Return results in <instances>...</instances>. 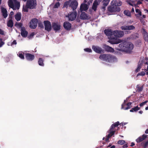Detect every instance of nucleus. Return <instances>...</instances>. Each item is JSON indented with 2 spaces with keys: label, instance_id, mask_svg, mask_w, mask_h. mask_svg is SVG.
I'll list each match as a JSON object with an SVG mask.
<instances>
[{
  "label": "nucleus",
  "instance_id": "38",
  "mask_svg": "<svg viewBox=\"0 0 148 148\" xmlns=\"http://www.w3.org/2000/svg\"><path fill=\"white\" fill-rule=\"evenodd\" d=\"M144 39L146 41H148V34L146 32L144 34Z\"/></svg>",
  "mask_w": 148,
  "mask_h": 148
},
{
  "label": "nucleus",
  "instance_id": "48",
  "mask_svg": "<svg viewBox=\"0 0 148 148\" xmlns=\"http://www.w3.org/2000/svg\"><path fill=\"white\" fill-rule=\"evenodd\" d=\"M38 26L40 28H43L44 27L43 24L41 22H39L38 23Z\"/></svg>",
  "mask_w": 148,
  "mask_h": 148
},
{
  "label": "nucleus",
  "instance_id": "23",
  "mask_svg": "<svg viewBox=\"0 0 148 148\" xmlns=\"http://www.w3.org/2000/svg\"><path fill=\"white\" fill-rule=\"evenodd\" d=\"M106 13L108 15L115 14L116 12H119L120 11V10H106Z\"/></svg>",
  "mask_w": 148,
  "mask_h": 148
},
{
  "label": "nucleus",
  "instance_id": "51",
  "mask_svg": "<svg viewBox=\"0 0 148 148\" xmlns=\"http://www.w3.org/2000/svg\"><path fill=\"white\" fill-rule=\"evenodd\" d=\"M35 35L34 33V32H32L30 34L28 37L29 38H32Z\"/></svg>",
  "mask_w": 148,
  "mask_h": 148
},
{
  "label": "nucleus",
  "instance_id": "49",
  "mask_svg": "<svg viewBox=\"0 0 148 148\" xmlns=\"http://www.w3.org/2000/svg\"><path fill=\"white\" fill-rule=\"evenodd\" d=\"M84 50L86 52H92V50L90 49L89 48H87L85 49Z\"/></svg>",
  "mask_w": 148,
  "mask_h": 148
},
{
  "label": "nucleus",
  "instance_id": "22",
  "mask_svg": "<svg viewBox=\"0 0 148 148\" xmlns=\"http://www.w3.org/2000/svg\"><path fill=\"white\" fill-rule=\"evenodd\" d=\"M110 0H103L102 2L101 8L103 9H105L108 5Z\"/></svg>",
  "mask_w": 148,
  "mask_h": 148
},
{
  "label": "nucleus",
  "instance_id": "46",
  "mask_svg": "<svg viewBox=\"0 0 148 148\" xmlns=\"http://www.w3.org/2000/svg\"><path fill=\"white\" fill-rule=\"evenodd\" d=\"M145 74V72L144 71H141L140 73H138L137 76L140 75V76H144Z\"/></svg>",
  "mask_w": 148,
  "mask_h": 148
},
{
  "label": "nucleus",
  "instance_id": "56",
  "mask_svg": "<svg viewBox=\"0 0 148 148\" xmlns=\"http://www.w3.org/2000/svg\"><path fill=\"white\" fill-rule=\"evenodd\" d=\"M128 147L127 143L124 144L123 145V147L124 148H127Z\"/></svg>",
  "mask_w": 148,
  "mask_h": 148
},
{
  "label": "nucleus",
  "instance_id": "7",
  "mask_svg": "<svg viewBox=\"0 0 148 148\" xmlns=\"http://www.w3.org/2000/svg\"><path fill=\"white\" fill-rule=\"evenodd\" d=\"M36 5V0H28L27 2L26 8L30 9H35Z\"/></svg>",
  "mask_w": 148,
  "mask_h": 148
},
{
  "label": "nucleus",
  "instance_id": "52",
  "mask_svg": "<svg viewBox=\"0 0 148 148\" xmlns=\"http://www.w3.org/2000/svg\"><path fill=\"white\" fill-rule=\"evenodd\" d=\"M148 102V101L147 100L145 101L144 102H143L141 103H140V106L141 107L144 105L145 104L147 103Z\"/></svg>",
  "mask_w": 148,
  "mask_h": 148
},
{
  "label": "nucleus",
  "instance_id": "35",
  "mask_svg": "<svg viewBox=\"0 0 148 148\" xmlns=\"http://www.w3.org/2000/svg\"><path fill=\"white\" fill-rule=\"evenodd\" d=\"M15 18L17 21H20L21 18V14L20 13H17L15 16Z\"/></svg>",
  "mask_w": 148,
  "mask_h": 148
},
{
  "label": "nucleus",
  "instance_id": "25",
  "mask_svg": "<svg viewBox=\"0 0 148 148\" xmlns=\"http://www.w3.org/2000/svg\"><path fill=\"white\" fill-rule=\"evenodd\" d=\"M104 48L105 50L108 52H113L114 51L113 48L108 45H105Z\"/></svg>",
  "mask_w": 148,
  "mask_h": 148
},
{
  "label": "nucleus",
  "instance_id": "19",
  "mask_svg": "<svg viewBox=\"0 0 148 148\" xmlns=\"http://www.w3.org/2000/svg\"><path fill=\"white\" fill-rule=\"evenodd\" d=\"M135 27L133 25H125L121 27V29L122 30H133L135 29Z\"/></svg>",
  "mask_w": 148,
  "mask_h": 148
},
{
  "label": "nucleus",
  "instance_id": "5",
  "mask_svg": "<svg viewBox=\"0 0 148 148\" xmlns=\"http://www.w3.org/2000/svg\"><path fill=\"white\" fill-rule=\"evenodd\" d=\"M122 2L119 0H113L110 3V5L108 7V9H114L116 8V6L121 5Z\"/></svg>",
  "mask_w": 148,
  "mask_h": 148
},
{
  "label": "nucleus",
  "instance_id": "27",
  "mask_svg": "<svg viewBox=\"0 0 148 148\" xmlns=\"http://www.w3.org/2000/svg\"><path fill=\"white\" fill-rule=\"evenodd\" d=\"M99 4V2L97 0H95L93 3L92 6V9H96L97 6Z\"/></svg>",
  "mask_w": 148,
  "mask_h": 148
},
{
  "label": "nucleus",
  "instance_id": "57",
  "mask_svg": "<svg viewBox=\"0 0 148 148\" xmlns=\"http://www.w3.org/2000/svg\"><path fill=\"white\" fill-rule=\"evenodd\" d=\"M135 145V144L133 142H132L131 143L130 146L131 147L133 146H134Z\"/></svg>",
  "mask_w": 148,
  "mask_h": 148
},
{
  "label": "nucleus",
  "instance_id": "40",
  "mask_svg": "<svg viewBox=\"0 0 148 148\" xmlns=\"http://www.w3.org/2000/svg\"><path fill=\"white\" fill-rule=\"evenodd\" d=\"M141 64H138V67L136 69L135 71L136 72H138L140 71V70L141 68Z\"/></svg>",
  "mask_w": 148,
  "mask_h": 148
},
{
  "label": "nucleus",
  "instance_id": "43",
  "mask_svg": "<svg viewBox=\"0 0 148 148\" xmlns=\"http://www.w3.org/2000/svg\"><path fill=\"white\" fill-rule=\"evenodd\" d=\"M4 44L5 42L3 41L1 38H0V48L2 47Z\"/></svg>",
  "mask_w": 148,
  "mask_h": 148
},
{
  "label": "nucleus",
  "instance_id": "39",
  "mask_svg": "<svg viewBox=\"0 0 148 148\" xmlns=\"http://www.w3.org/2000/svg\"><path fill=\"white\" fill-rule=\"evenodd\" d=\"M142 146L145 148H146L148 145V140L145 142H143L142 143Z\"/></svg>",
  "mask_w": 148,
  "mask_h": 148
},
{
  "label": "nucleus",
  "instance_id": "58",
  "mask_svg": "<svg viewBox=\"0 0 148 148\" xmlns=\"http://www.w3.org/2000/svg\"><path fill=\"white\" fill-rule=\"evenodd\" d=\"M136 108L137 110V111L140 109V108L138 107V106H136Z\"/></svg>",
  "mask_w": 148,
  "mask_h": 148
},
{
  "label": "nucleus",
  "instance_id": "63",
  "mask_svg": "<svg viewBox=\"0 0 148 148\" xmlns=\"http://www.w3.org/2000/svg\"><path fill=\"white\" fill-rule=\"evenodd\" d=\"M23 10L24 12H28V10Z\"/></svg>",
  "mask_w": 148,
  "mask_h": 148
},
{
  "label": "nucleus",
  "instance_id": "9",
  "mask_svg": "<svg viewBox=\"0 0 148 148\" xmlns=\"http://www.w3.org/2000/svg\"><path fill=\"white\" fill-rule=\"evenodd\" d=\"M91 3L86 0H84L81 4L80 9H88Z\"/></svg>",
  "mask_w": 148,
  "mask_h": 148
},
{
  "label": "nucleus",
  "instance_id": "6",
  "mask_svg": "<svg viewBox=\"0 0 148 148\" xmlns=\"http://www.w3.org/2000/svg\"><path fill=\"white\" fill-rule=\"evenodd\" d=\"M81 13L79 16V18L81 20H89L91 18V16L87 14L84 11L86 12H88V10H80Z\"/></svg>",
  "mask_w": 148,
  "mask_h": 148
},
{
  "label": "nucleus",
  "instance_id": "18",
  "mask_svg": "<svg viewBox=\"0 0 148 148\" xmlns=\"http://www.w3.org/2000/svg\"><path fill=\"white\" fill-rule=\"evenodd\" d=\"M25 57L27 60L31 61L34 59L35 56L33 54L27 53H25Z\"/></svg>",
  "mask_w": 148,
  "mask_h": 148
},
{
  "label": "nucleus",
  "instance_id": "2",
  "mask_svg": "<svg viewBox=\"0 0 148 148\" xmlns=\"http://www.w3.org/2000/svg\"><path fill=\"white\" fill-rule=\"evenodd\" d=\"M100 59L109 62H113L117 61V58L111 54H101L99 57Z\"/></svg>",
  "mask_w": 148,
  "mask_h": 148
},
{
  "label": "nucleus",
  "instance_id": "37",
  "mask_svg": "<svg viewBox=\"0 0 148 148\" xmlns=\"http://www.w3.org/2000/svg\"><path fill=\"white\" fill-rule=\"evenodd\" d=\"M124 14L127 16H131V14L130 12L128 10H125L124 11Z\"/></svg>",
  "mask_w": 148,
  "mask_h": 148
},
{
  "label": "nucleus",
  "instance_id": "3",
  "mask_svg": "<svg viewBox=\"0 0 148 148\" xmlns=\"http://www.w3.org/2000/svg\"><path fill=\"white\" fill-rule=\"evenodd\" d=\"M119 124V122L117 121L113 124L111 125L110 129L108 131V132L109 134L108 135L106 136V141H108L109 140V138L114 135L116 131L114 129L115 128L117 127Z\"/></svg>",
  "mask_w": 148,
  "mask_h": 148
},
{
  "label": "nucleus",
  "instance_id": "13",
  "mask_svg": "<svg viewBox=\"0 0 148 148\" xmlns=\"http://www.w3.org/2000/svg\"><path fill=\"white\" fill-rule=\"evenodd\" d=\"M126 2L128 4L132 6L133 7L132 8V10L134 9V7H135V8L136 9L138 7V5L141 4V2L140 1H138L137 2V4H135L134 3L130 0H127Z\"/></svg>",
  "mask_w": 148,
  "mask_h": 148
},
{
  "label": "nucleus",
  "instance_id": "26",
  "mask_svg": "<svg viewBox=\"0 0 148 148\" xmlns=\"http://www.w3.org/2000/svg\"><path fill=\"white\" fill-rule=\"evenodd\" d=\"M132 104V102H129L127 103L126 104L127 106V107L125 108H124V104H123L121 106V108L122 109H124V110H127L128 109L130 108H131V104Z\"/></svg>",
  "mask_w": 148,
  "mask_h": 148
},
{
  "label": "nucleus",
  "instance_id": "24",
  "mask_svg": "<svg viewBox=\"0 0 148 148\" xmlns=\"http://www.w3.org/2000/svg\"><path fill=\"white\" fill-rule=\"evenodd\" d=\"M147 136L145 134H143L142 137H139L136 140V141L137 143H140L142 141L146 138Z\"/></svg>",
  "mask_w": 148,
  "mask_h": 148
},
{
  "label": "nucleus",
  "instance_id": "50",
  "mask_svg": "<svg viewBox=\"0 0 148 148\" xmlns=\"http://www.w3.org/2000/svg\"><path fill=\"white\" fill-rule=\"evenodd\" d=\"M145 59L146 60H147V62H145V64H147V65L148 64V62H147V61L148 60V58H146ZM144 71H145V72H146L147 71H148V66H147V69H144Z\"/></svg>",
  "mask_w": 148,
  "mask_h": 148
},
{
  "label": "nucleus",
  "instance_id": "8",
  "mask_svg": "<svg viewBox=\"0 0 148 148\" xmlns=\"http://www.w3.org/2000/svg\"><path fill=\"white\" fill-rule=\"evenodd\" d=\"M124 33L123 31H119L118 30H115L113 31V37L114 39L117 38H121L124 35Z\"/></svg>",
  "mask_w": 148,
  "mask_h": 148
},
{
  "label": "nucleus",
  "instance_id": "17",
  "mask_svg": "<svg viewBox=\"0 0 148 148\" xmlns=\"http://www.w3.org/2000/svg\"><path fill=\"white\" fill-rule=\"evenodd\" d=\"M78 5V3L76 0L71 1L70 6L73 9H76Z\"/></svg>",
  "mask_w": 148,
  "mask_h": 148
},
{
  "label": "nucleus",
  "instance_id": "12",
  "mask_svg": "<svg viewBox=\"0 0 148 148\" xmlns=\"http://www.w3.org/2000/svg\"><path fill=\"white\" fill-rule=\"evenodd\" d=\"M38 20L36 18H34L31 20L29 23V27L32 29H35L37 26Z\"/></svg>",
  "mask_w": 148,
  "mask_h": 148
},
{
  "label": "nucleus",
  "instance_id": "62",
  "mask_svg": "<svg viewBox=\"0 0 148 148\" xmlns=\"http://www.w3.org/2000/svg\"><path fill=\"white\" fill-rule=\"evenodd\" d=\"M139 113L140 114H142L143 113V111L142 110L140 111L139 112Z\"/></svg>",
  "mask_w": 148,
  "mask_h": 148
},
{
  "label": "nucleus",
  "instance_id": "32",
  "mask_svg": "<svg viewBox=\"0 0 148 148\" xmlns=\"http://www.w3.org/2000/svg\"><path fill=\"white\" fill-rule=\"evenodd\" d=\"M60 6V3L59 2H57L54 5L52 4L50 5L51 7H53L54 8H58Z\"/></svg>",
  "mask_w": 148,
  "mask_h": 148
},
{
  "label": "nucleus",
  "instance_id": "30",
  "mask_svg": "<svg viewBox=\"0 0 148 148\" xmlns=\"http://www.w3.org/2000/svg\"><path fill=\"white\" fill-rule=\"evenodd\" d=\"M44 60L42 58H39L38 63V64L41 66H44Z\"/></svg>",
  "mask_w": 148,
  "mask_h": 148
},
{
  "label": "nucleus",
  "instance_id": "28",
  "mask_svg": "<svg viewBox=\"0 0 148 148\" xmlns=\"http://www.w3.org/2000/svg\"><path fill=\"white\" fill-rule=\"evenodd\" d=\"M7 25L8 27H12L14 25V23L12 19H10L7 23Z\"/></svg>",
  "mask_w": 148,
  "mask_h": 148
},
{
  "label": "nucleus",
  "instance_id": "59",
  "mask_svg": "<svg viewBox=\"0 0 148 148\" xmlns=\"http://www.w3.org/2000/svg\"><path fill=\"white\" fill-rule=\"evenodd\" d=\"M143 18H145L146 17V16L145 15H143L142 16Z\"/></svg>",
  "mask_w": 148,
  "mask_h": 148
},
{
  "label": "nucleus",
  "instance_id": "55",
  "mask_svg": "<svg viewBox=\"0 0 148 148\" xmlns=\"http://www.w3.org/2000/svg\"><path fill=\"white\" fill-rule=\"evenodd\" d=\"M17 44V42L16 40H14L13 41V42L11 44V45H16Z\"/></svg>",
  "mask_w": 148,
  "mask_h": 148
},
{
  "label": "nucleus",
  "instance_id": "21",
  "mask_svg": "<svg viewBox=\"0 0 148 148\" xmlns=\"http://www.w3.org/2000/svg\"><path fill=\"white\" fill-rule=\"evenodd\" d=\"M21 35L23 37H26L27 36L28 32L25 30L24 27H22L21 29Z\"/></svg>",
  "mask_w": 148,
  "mask_h": 148
},
{
  "label": "nucleus",
  "instance_id": "64",
  "mask_svg": "<svg viewBox=\"0 0 148 148\" xmlns=\"http://www.w3.org/2000/svg\"><path fill=\"white\" fill-rule=\"evenodd\" d=\"M145 109L146 110H148V106L145 108Z\"/></svg>",
  "mask_w": 148,
  "mask_h": 148
},
{
  "label": "nucleus",
  "instance_id": "36",
  "mask_svg": "<svg viewBox=\"0 0 148 148\" xmlns=\"http://www.w3.org/2000/svg\"><path fill=\"white\" fill-rule=\"evenodd\" d=\"M109 42L113 44H117L119 43L120 42V40H109Z\"/></svg>",
  "mask_w": 148,
  "mask_h": 148
},
{
  "label": "nucleus",
  "instance_id": "61",
  "mask_svg": "<svg viewBox=\"0 0 148 148\" xmlns=\"http://www.w3.org/2000/svg\"><path fill=\"white\" fill-rule=\"evenodd\" d=\"M115 146L114 145H112V146H111L110 148H115Z\"/></svg>",
  "mask_w": 148,
  "mask_h": 148
},
{
  "label": "nucleus",
  "instance_id": "47",
  "mask_svg": "<svg viewBox=\"0 0 148 148\" xmlns=\"http://www.w3.org/2000/svg\"><path fill=\"white\" fill-rule=\"evenodd\" d=\"M137 110L136 108V106L134 108H132L131 110H130V112H133L134 111L136 112Z\"/></svg>",
  "mask_w": 148,
  "mask_h": 148
},
{
  "label": "nucleus",
  "instance_id": "44",
  "mask_svg": "<svg viewBox=\"0 0 148 148\" xmlns=\"http://www.w3.org/2000/svg\"><path fill=\"white\" fill-rule=\"evenodd\" d=\"M18 56L21 59H24V54L22 53H19L18 55Z\"/></svg>",
  "mask_w": 148,
  "mask_h": 148
},
{
  "label": "nucleus",
  "instance_id": "1",
  "mask_svg": "<svg viewBox=\"0 0 148 148\" xmlns=\"http://www.w3.org/2000/svg\"><path fill=\"white\" fill-rule=\"evenodd\" d=\"M133 46L131 42L124 41L119 45V47L120 48L118 50L120 51L130 53L133 49Z\"/></svg>",
  "mask_w": 148,
  "mask_h": 148
},
{
  "label": "nucleus",
  "instance_id": "31",
  "mask_svg": "<svg viewBox=\"0 0 148 148\" xmlns=\"http://www.w3.org/2000/svg\"><path fill=\"white\" fill-rule=\"evenodd\" d=\"M71 0H69L65 2L63 5V8H67L69 6L70 4Z\"/></svg>",
  "mask_w": 148,
  "mask_h": 148
},
{
  "label": "nucleus",
  "instance_id": "42",
  "mask_svg": "<svg viewBox=\"0 0 148 148\" xmlns=\"http://www.w3.org/2000/svg\"><path fill=\"white\" fill-rule=\"evenodd\" d=\"M117 143L119 144L123 145L125 143V140H119L118 141Z\"/></svg>",
  "mask_w": 148,
  "mask_h": 148
},
{
  "label": "nucleus",
  "instance_id": "53",
  "mask_svg": "<svg viewBox=\"0 0 148 148\" xmlns=\"http://www.w3.org/2000/svg\"><path fill=\"white\" fill-rule=\"evenodd\" d=\"M140 22L142 23H143V24H144V23H145V21H144V20L143 19V18L141 17L140 18Z\"/></svg>",
  "mask_w": 148,
  "mask_h": 148
},
{
  "label": "nucleus",
  "instance_id": "45",
  "mask_svg": "<svg viewBox=\"0 0 148 148\" xmlns=\"http://www.w3.org/2000/svg\"><path fill=\"white\" fill-rule=\"evenodd\" d=\"M15 26H18V27H22V24L21 23H16V24H15Z\"/></svg>",
  "mask_w": 148,
  "mask_h": 148
},
{
  "label": "nucleus",
  "instance_id": "14",
  "mask_svg": "<svg viewBox=\"0 0 148 148\" xmlns=\"http://www.w3.org/2000/svg\"><path fill=\"white\" fill-rule=\"evenodd\" d=\"M77 15V12L73 11L68 14V17L69 21H73L76 18Z\"/></svg>",
  "mask_w": 148,
  "mask_h": 148
},
{
  "label": "nucleus",
  "instance_id": "54",
  "mask_svg": "<svg viewBox=\"0 0 148 148\" xmlns=\"http://www.w3.org/2000/svg\"><path fill=\"white\" fill-rule=\"evenodd\" d=\"M0 34L1 35H4V32L0 28Z\"/></svg>",
  "mask_w": 148,
  "mask_h": 148
},
{
  "label": "nucleus",
  "instance_id": "10",
  "mask_svg": "<svg viewBox=\"0 0 148 148\" xmlns=\"http://www.w3.org/2000/svg\"><path fill=\"white\" fill-rule=\"evenodd\" d=\"M104 32L106 36H108L110 39H114L113 35V31L112 30L108 29H105L104 30Z\"/></svg>",
  "mask_w": 148,
  "mask_h": 148
},
{
  "label": "nucleus",
  "instance_id": "60",
  "mask_svg": "<svg viewBox=\"0 0 148 148\" xmlns=\"http://www.w3.org/2000/svg\"><path fill=\"white\" fill-rule=\"evenodd\" d=\"M145 132L146 134H148V129H147L145 131Z\"/></svg>",
  "mask_w": 148,
  "mask_h": 148
},
{
  "label": "nucleus",
  "instance_id": "29",
  "mask_svg": "<svg viewBox=\"0 0 148 148\" xmlns=\"http://www.w3.org/2000/svg\"><path fill=\"white\" fill-rule=\"evenodd\" d=\"M1 13L3 18H5L8 16L7 10H1Z\"/></svg>",
  "mask_w": 148,
  "mask_h": 148
},
{
  "label": "nucleus",
  "instance_id": "20",
  "mask_svg": "<svg viewBox=\"0 0 148 148\" xmlns=\"http://www.w3.org/2000/svg\"><path fill=\"white\" fill-rule=\"evenodd\" d=\"M63 27L66 29L69 30L71 28V24L69 22L66 21L64 23Z\"/></svg>",
  "mask_w": 148,
  "mask_h": 148
},
{
  "label": "nucleus",
  "instance_id": "34",
  "mask_svg": "<svg viewBox=\"0 0 148 148\" xmlns=\"http://www.w3.org/2000/svg\"><path fill=\"white\" fill-rule=\"evenodd\" d=\"M136 14H135V15L138 17H140L142 15L141 12L140 10H135Z\"/></svg>",
  "mask_w": 148,
  "mask_h": 148
},
{
  "label": "nucleus",
  "instance_id": "33",
  "mask_svg": "<svg viewBox=\"0 0 148 148\" xmlns=\"http://www.w3.org/2000/svg\"><path fill=\"white\" fill-rule=\"evenodd\" d=\"M96 10H89L88 12V13L92 16H95L96 14Z\"/></svg>",
  "mask_w": 148,
  "mask_h": 148
},
{
  "label": "nucleus",
  "instance_id": "11",
  "mask_svg": "<svg viewBox=\"0 0 148 148\" xmlns=\"http://www.w3.org/2000/svg\"><path fill=\"white\" fill-rule=\"evenodd\" d=\"M44 23L45 26V29L48 32H50L52 29V25L51 22L49 21H45Z\"/></svg>",
  "mask_w": 148,
  "mask_h": 148
},
{
  "label": "nucleus",
  "instance_id": "4",
  "mask_svg": "<svg viewBox=\"0 0 148 148\" xmlns=\"http://www.w3.org/2000/svg\"><path fill=\"white\" fill-rule=\"evenodd\" d=\"M8 4L10 8L13 9H18L20 8V3L17 0H9Z\"/></svg>",
  "mask_w": 148,
  "mask_h": 148
},
{
  "label": "nucleus",
  "instance_id": "41",
  "mask_svg": "<svg viewBox=\"0 0 148 148\" xmlns=\"http://www.w3.org/2000/svg\"><path fill=\"white\" fill-rule=\"evenodd\" d=\"M136 87L138 88L137 90V91L138 92H141L143 90V86L140 87L138 86V85Z\"/></svg>",
  "mask_w": 148,
  "mask_h": 148
},
{
  "label": "nucleus",
  "instance_id": "15",
  "mask_svg": "<svg viewBox=\"0 0 148 148\" xmlns=\"http://www.w3.org/2000/svg\"><path fill=\"white\" fill-rule=\"evenodd\" d=\"M92 49L98 53H103L104 52V51L99 47L93 46Z\"/></svg>",
  "mask_w": 148,
  "mask_h": 148
},
{
  "label": "nucleus",
  "instance_id": "16",
  "mask_svg": "<svg viewBox=\"0 0 148 148\" xmlns=\"http://www.w3.org/2000/svg\"><path fill=\"white\" fill-rule=\"evenodd\" d=\"M52 27L56 32L60 30L61 29L60 25L57 23H52Z\"/></svg>",
  "mask_w": 148,
  "mask_h": 148
}]
</instances>
